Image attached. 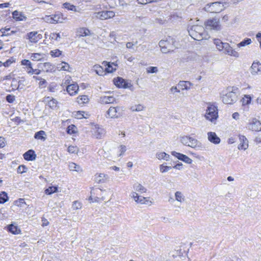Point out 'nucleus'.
Instances as JSON below:
<instances>
[{
    "label": "nucleus",
    "instance_id": "obj_26",
    "mask_svg": "<svg viewBox=\"0 0 261 261\" xmlns=\"http://www.w3.org/2000/svg\"><path fill=\"white\" fill-rule=\"evenodd\" d=\"M102 64L104 66H107V67L105 69L106 72L112 73L116 70V67L114 68L113 67V65L116 66V65H115L114 63H110L106 61H103Z\"/></svg>",
    "mask_w": 261,
    "mask_h": 261
},
{
    "label": "nucleus",
    "instance_id": "obj_13",
    "mask_svg": "<svg viewBox=\"0 0 261 261\" xmlns=\"http://www.w3.org/2000/svg\"><path fill=\"white\" fill-rule=\"evenodd\" d=\"M225 46L223 51H224L225 54L235 58H238L239 57V53L235 49H233L228 43L225 44Z\"/></svg>",
    "mask_w": 261,
    "mask_h": 261
},
{
    "label": "nucleus",
    "instance_id": "obj_39",
    "mask_svg": "<svg viewBox=\"0 0 261 261\" xmlns=\"http://www.w3.org/2000/svg\"><path fill=\"white\" fill-rule=\"evenodd\" d=\"M171 168H172L171 166H167L166 163H164L159 166L160 171L162 173H164L167 172L168 171H169L170 169H171Z\"/></svg>",
    "mask_w": 261,
    "mask_h": 261
},
{
    "label": "nucleus",
    "instance_id": "obj_7",
    "mask_svg": "<svg viewBox=\"0 0 261 261\" xmlns=\"http://www.w3.org/2000/svg\"><path fill=\"white\" fill-rule=\"evenodd\" d=\"M115 15V12L112 11H102L94 13L93 17L101 20H106L113 18Z\"/></svg>",
    "mask_w": 261,
    "mask_h": 261
},
{
    "label": "nucleus",
    "instance_id": "obj_24",
    "mask_svg": "<svg viewBox=\"0 0 261 261\" xmlns=\"http://www.w3.org/2000/svg\"><path fill=\"white\" fill-rule=\"evenodd\" d=\"M115 85L119 88H127V84L121 77H117V79L114 80Z\"/></svg>",
    "mask_w": 261,
    "mask_h": 261
},
{
    "label": "nucleus",
    "instance_id": "obj_50",
    "mask_svg": "<svg viewBox=\"0 0 261 261\" xmlns=\"http://www.w3.org/2000/svg\"><path fill=\"white\" fill-rule=\"evenodd\" d=\"M67 151L70 153H77L79 151V148L77 146H69L68 147Z\"/></svg>",
    "mask_w": 261,
    "mask_h": 261
},
{
    "label": "nucleus",
    "instance_id": "obj_36",
    "mask_svg": "<svg viewBox=\"0 0 261 261\" xmlns=\"http://www.w3.org/2000/svg\"><path fill=\"white\" fill-rule=\"evenodd\" d=\"M62 124L63 126L67 127L66 130H74V129L76 128L74 124H71L70 120H67L64 121L62 123Z\"/></svg>",
    "mask_w": 261,
    "mask_h": 261
},
{
    "label": "nucleus",
    "instance_id": "obj_29",
    "mask_svg": "<svg viewBox=\"0 0 261 261\" xmlns=\"http://www.w3.org/2000/svg\"><path fill=\"white\" fill-rule=\"evenodd\" d=\"M133 188L134 190L139 192L140 194L146 193L147 192V189L140 184H135L133 185Z\"/></svg>",
    "mask_w": 261,
    "mask_h": 261
},
{
    "label": "nucleus",
    "instance_id": "obj_21",
    "mask_svg": "<svg viewBox=\"0 0 261 261\" xmlns=\"http://www.w3.org/2000/svg\"><path fill=\"white\" fill-rule=\"evenodd\" d=\"M95 176V180L98 184L105 183L109 179L108 175L105 173L97 174Z\"/></svg>",
    "mask_w": 261,
    "mask_h": 261
},
{
    "label": "nucleus",
    "instance_id": "obj_28",
    "mask_svg": "<svg viewBox=\"0 0 261 261\" xmlns=\"http://www.w3.org/2000/svg\"><path fill=\"white\" fill-rule=\"evenodd\" d=\"M47 100V105L52 109H55L58 108V101L56 99L49 97L46 98Z\"/></svg>",
    "mask_w": 261,
    "mask_h": 261
},
{
    "label": "nucleus",
    "instance_id": "obj_17",
    "mask_svg": "<svg viewBox=\"0 0 261 261\" xmlns=\"http://www.w3.org/2000/svg\"><path fill=\"white\" fill-rule=\"evenodd\" d=\"M171 154L186 163L191 164L192 162V160L188 156L180 153H178L176 151H172Z\"/></svg>",
    "mask_w": 261,
    "mask_h": 261
},
{
    "label": "nucleus",
    "instance_id": "obj_34",
    "mask_svg": "<svg viewBox=\"0 0 261 261\" xmlns=\"http://www.w3.org/2000/svg\"><path fill=\"white\" fill-rule=\"evenodd\" d=\"M93 70L95 71L96 74L99 75H103L105 74L106 71L103 70L102 66L99 65H95L93 67Z\"/></svg>",
    "mask_w": 261,
    "mask_h": 261
},
{
    "label": "nucleus",
    "instance_id": "obj_23",
    "mask_svg": "<svg viewBox=\"0 0 261 261\" xmlns=\"http://www.w3.org/2000/svg\"><path fill=\"white\" fill-rule=\"evenodd\" d=\"M23 156L24 159L27 161H33L35 160L36 154L33 150L30 149L25 152Z\"/></svg>",
    "mask_w": 261,
    "mask_h": 261
},
{
    "label": "nucleus",
    "instance_id": "obj_10",
    "mask_svg": "<svg viewBox=\"0 0 261 261\" xmlns=\"http://www.w3.org/2000/svg\"><path fill=\"white\" fill-rule=\"evenodd\" d=\"M180 141L183 144L192 148H195L197 144V140L189 136L181 137Z\"/></svg>",
    "mask_w": 261,
    "mask_h": 261
},
{
    "label": "nucleus",
    "instance_id": "obj_47",
    "mask_svg": "<svg viewBox=\"0 0 261 261\" xmlns=\"http://www.w3.org/2000/svg\"><path fill=\"white\" fill-rule=\"evenodd\" d=\"M57 191V188L56 187H50L45 190V193L46 194H51Z\"/></svg>",
    "mask_w": 261,
    "mask_h": 261
},
{
    "label": "nucleus",
    "instance_id": "obj_2",
    "mask_svg": "<svg viewBox=\"0 0 261 261\" xmlns=\"http://www.w3.org/2000/svg\"><path fill=\"white\" fill-rule=\"evenodd\" d=\"M226 93L222 96V101L227 105H232L238 100L239 89L237 87H228Z\"/></svg>",
    "mask_w": 261,
    "mask_h": 261
},
{
    "label": "nucleus",
    "instance_id": "obj_32",
    "mask_svg": "<svg viewBox=\"0 0 261 261\" xmlns=\"http://www.w3.org/2000/svg\"><path fill=\"white\" fill-rule=\"evenodd\" d=\"M69 169L70 171H75L80 173L83 172V169L81 166L73 162L69 163Z\"/></svg>",
    "mask_w": 261,
    "mask_h": 261
},
{
    "label": "nucleus",
    "instance_id": "obj_42",
    "mask_svg": "<svg viewBox=\"0 0 261 261\" xmlns=\"http://www.w3.org/2000/svg\"><path fill=\"white\" fill-rule=\"evenodd\" d=\"M251 97L249 95H245L242 98V101L243 105H248L250 103Z\"/></svg>",
    "mask_w": 261,
    "mask_h": 261
},
{
    "label": "nucleus",
    "instance_id": "obj_14",
    "mask_svg": "<svg viewBox=\"0 0 261 261\" xmlns=\"http://www.w3.org/2000/svg\"><path fill=\"white\" fill-rule=\"evenodd\" d=\"M252 75H256L261 72V64L259 62H254L250 67Z\"/></svg>",
    "mask_w": 261,
    "mask_h": 261
},
{
    "label": "nucleus",
    "instance_id": "obj_51",
    "mask_svg": "<svg viewBox=\"0 0 261 261\" xmlns=\"http://www.w3.org/2000/svg\"><path fill=\"white\" fill-rule=\"evenodd\" d=\"M103 132H93L92 136L96 139H100L104 136Z\"/></svg>",
    "mask_w": 261,
    "mask_h": 261
},
{
    "label": "nucleus",
    "instance_id": "obj_44",
    "mask_svg": "<svg viewBox=\"0 0 261 261\" xmlns=\"http://www.w3.org/2000/svg\"><path fill=\"white\" fill-rule=\"evenodd\" d=\"M43 58V55L39 53L33 54L31 56V58L34 61H39Z\"/></svg>",
    "mask_w": 261,
    "mask_h": 261
},
{
    "label": "nucleus",
    "instance_id": "obj_61",
    "mask_svg": "<svg viewBox=\"0 0 261 261\" xmlns=\"http://www.w3.org/2000/svg\"><path fill=\"white\" fill-rule=\"evenodd\" d=\"M165 152H156L155 156L159 160H164Z\"/></svg>",
    "mask_w": 261,
    "mask_h": 261
},
{
    "label": "nucleus",
    "instance_id": "obj_40",
    "mask_svg": "<svg viewBox=\"0 0 261 261\" xmlns=\"http://www.w3.org/2000/svg\"><path fill=\"white\" fill-rule=\"evenodd\" d=\"M10 232L13 234H16L20 232V230L18 228L17 226L11 224L8 227Z\"/></svg>",
    "mask_w": 261,
    "mask_h": 261
},
{
    "label": "nucleus",
    "instance_id": "obj_9",
    "mask_svg": "<svg viewBox=\"0 0 261 261\" xmlns=\"http://www.w3.org/2000/svg\"><path fill=\"white\" fill-rule=\"evenodd\" d=\"M122 112L120 107H111L107 111V115L111 118H118L122 115Z\"/></svg>",
    "mask_w": 261,
    "mask_h": 261
},
{
    "label": "nucleus",
    "instance_id": "obj_6",
    "mask_svg": "<svg viewBox=\"0 0 261 261\" xmlns=\"http://www.w3.org/2000/svg\"><path fill=\"white\" fill-rule=\"evenodd\" d=\"M223 4L221 2H214L207 4L204 7V10L210 13H219L224 9Z\"/></svg>",
    "mask_w": 261,
    "mask_h": 261
},
{
    "label": "nucleus",
    "instance_id": "obj_62",
    "mask_svg": "<svg viewBox=\"0 0 261 261\" xmlns=\"http://www.w3.org/2000/svg\"><path fill=\"white\" fill-rule=\"evenodd\" d=\"M6 100L9 103H12L15 100V96L11 95H8L6 96Z\"/></svg>",
    "mask_w": 261,
    "mask_h": 261
},
{
    "label": "nucleus",
    "instance_id": "obj_60",
    "mask_svg": "<svg viewBox=\"0 0 261 261\" xmlns=\"http://www.w3.org/2000/svg\"><path fill=\"white\" fill-rule=\"evenodd\" d=\"M131 110L133 111H141L143 110V107L140 105H139L135 107H132L131 108Z\"/></svg>",
    "mask_w": 261,
    "mask_h": 261
},
{
    "label": "nucleus",
    "instance_id": "obj_53",
    "mask_svg": "<svg viewBox=\"0 0 261 261\" xmlns=\"http://www.w3.org/2000/svg\"><path fill=\"white\" fill-rule=\"evenodd\" d=\"M60 38L61 36L59 33H53L49 35V39L51 40H58Z\"/></svg>",
    "mask_w": 261,
    "mask_h": 261
},
{
    "label": "nucleus",
    "instance_id": "obj_12",
    "mask_svg": "<svg viewBox=\"0 0 261 261\" xmlns=\"http://www.w3.org/2000/svg\"><path fill=\"white\" fill-rule=\"evenodd\" d=\"M247 128L251 130H261V123L256 118H253L249 121Z\"/></svg>",
    "mask_w": 261,
    "mask_h": 261
},
{
    "label": "nucleus",
    "instance_id": "obj_22",
    "mask_svg": "<svg viewBox=\"0 0 261 261\" xmlns=\"http://www.w3.org/2000/svg\"><path fill=\"white\" fill-rule=\"evenodd\" d=\"M193 86L192 83L189 81H180L178 82L177 84V86L179 88H180L181 90H189L190 89L191 87Z\"/></svg>",
    "mask_w": 261,
    "mask_h": 261
},
{
    "label": "nucleus",
    "instance_id": "obj_57",
    "mask_svg": "<svg viewBox=\"0 0 261 261\" xmlns=\"http://www.w3.org/2000/svg\"><path fill=\"white\" fill-rule=\"evenodd\" d=\"M18 82L16 79H13L12 81V83L11 85V87H12V90H17V86H18Z\"/></svg>",
    "mask_w": 261,
    "mask_h": 261
},
{
    "label": "nucleus",
    "instance_id": "obj_35",
    "mask_svg": "<svg viewBox=\"0 0 261 261\" xmlns=\"http://www.w3.org/2000/svg\"><path fill=\"white\" fill-rule=\"evenodd\" d=\"M34 138L37 140L44 141L46 139L45 132H37L34 136Z\"/></svg>",
    "mask_w": 261,
    "mask_h": 261
},
{
    "label": "nucleus",
    "instance_id": "obj_16",
    "mask_svg": "<svg viewBox=\"0 0 261 261\" xmlns=\"http://www.w3.org/2000/svg\"><path fill=\"white\" fill-rule=\"evenodd\" d=\"M131 197L134 199L135 202L141 204H146L148 200L146 197L139 196L136 192H133L131 193Z\"/></svg>",
    "mask_w": 261,
    "mask_h": 261
},
{
    "label": "nucleus",
    "instance_id": "obj_54",
    "mask_svg": "<svg viewBox=\"0 0 261 261\" xmlns=\"http://www.w3.org/2000/svg\"><path fill=\"white\" fill-rule=\"evenodd\" d=\"M62 51L59 49H55L54 50H51L50 53V55L52 57H59L61 55Z\"/></svg>",
    "mask_w": 261,
    "mask_h": 261
},
{
    "label": "nucleus",
    "instance_id": "obj_5",
    "mask_svg": "<svg viewBox=\"0 0 261 261\" xmlns=\"http://www.w3.org/2000/svg\"><path fill=\"white\" fill-rule=\"evenodd\" d=\"M42 19L46 22L49 23H62L66 19L61 13H57L51 15H46L42 18Z\"/></svg>",
    "mask_w": 261,
    "mask_h": 261
},
{
    "label": "nucleus",
    "instance_id": "obj_31",
    "mask_svg": "<svg viewBox=\"0 0 261 261\" xmlns=\"http://www.w3.org/2000/svg\"><path fill=\"white\" fill-rule=\"evenodd\" d=\"M57 68L59 71L63 70V71H69L70 67L67 63L62 62L61 63L58 64L57 65Z\"/></svg>",
    "mask_w": 261,
    "mask_h": 261
},
{
    "label": "nucleus",
    "instance_id": "obj_59",
    "mask_svg": "<svg viewBox=\"0 0 261 261\" xmlns=\"http://www.w3.org/2000/svg\"><path fill=\"white\" fill-rule=\"evenodd\" d=\"M11 120L12 121H14L17 125H19L24 122V121L23 120L20 119V118L18 117H16L12 119Z\"/></svg>",
    "mask_w": 261,
    "mask_h": 261
},
{
    "label": "nucleus",
    "instance_id": "obj_64",
    "mask_svg": "<svg viewBox=\"0 0 261 261\" xmlns=\"http://www.w3.org/2000/svg\"><path fill=\"white\" fill-rule=\"evenodd\" d=\"M21 64L23 65L28 66L29 68L31 67V63L29 60H23L21 61Z\"/></svg>",
    "mask_w": 261,
    "mask_h": 261
},
{
    "label": "nucleus",
    "instance_id": "obj_33",
    "mask_svg": "<svg viewBox=\"0 0 261 261\" xmlns=\"http://www.w3.org/2000/svg\"><path fill=\"white\" fill-rule=\"evenodd\" d=\"M77 33L81 37L89 36L91 34L90 30L85 28H80L77 31Z\"/></svg>",
    "mask_w": 261,
    "mask_h": 261
},
{
    "label": "nucleus",
    "instance_id": "obj_46",
    "mask_svg": "<svg viewBox=\"0 0 261 261\" xmlns=\"http://www.w3.org/2000/svg\"><path fill=\"white\" fill-rule=\"evenodd\" d=\"M85 112L84 111H77L75 112L74 113V116L75 118L77 119H82L83 118H86V116H84Z\"/></svg>",
    "mask_w": 261,
    "mask_h": 261
},
{
    "label": "nucleus",
    "instance_id": "obj_56",
    "mask_svg": "<svg viewBox=\"0 0 261 261\" xmlns=\"http://www.w3.org/2000/svg\"><path fill=\"white\" fill-rule=\"evenodd\" d=\"M27 167L24 165H20L18 166L17 168V172L19 173H25L27 171Z\"/></svg>",
    "mask_w": 261,
    "mask_h": 261
},
{
    "label": "nucleus",
    "instance_id": "obj_58",
    "mask_svg": "<svg viewBox=\"0 0 261 261\" xmlns=\"http://www.w3.org/2000/svg\"><path fill=\"white\" fill-rule=\"evenodd\" d=\"M158 71L156 67H149L147 69V72L148 73H156Z\"/></svg>",
    "mask_w": 261,
    "mask_h": 261
},
{
    "label": "nucleus",
    "instance_id": "obj_49",
    "mask_svg": "<svg viewBox=\"0 0 261 261\" xmlns=\"http://www.w3.org/2000/svg\"><path fill=\"white\" fill-rule=\"evenodd\" d=\"M8 200V196L5 192L0 193V203H4Z\"/></svg>",
    "mask_w": 261,
    "mask_h": 261
},
{
    "label": "nucleus",
    "instance_id": "obj_25",
    "mask_svg": "<svg viewBox=\"0 0 261 261\" xmlns=\"http://www.w3.org/2000/svg\"><path fill=\"white\" fill-rule=\"evenodd\" d=\"M43 69L47 72H53L56 71V67L55 65L50 63L46 62L42 64Z\"/></svg>",
    "mask_w": 261,
    "mask_h": 261
},
{
    "label": "nucleus",
    "instance_id": "obj_41",
    "mask_svg": "<svg viewBox=\"0 0 261 261\" xmlns=\"http://www.w3.org/2000/svg\"><path fill=\"white\" fill-rule=\"evenodd\" d=\"M63 7L65 9H67L68 10H71L74 12L77 11L76 7L69 3H64L63 4Z\"/></svg>",
    "mask_w": 261,
    "mask_h": 261
},
{
    "label": "nucleus",
    "instance_id": "obj_11",
    "mask_svg": "<svg viewBox=\"0 0 261 261\" xmlns=\"http://www.w3.org/2000/svg\"><path fill=\"white\" fill-rule=\"evenodd\" d=\"M42 35L38 32H31L27 34L26 39L29 40L31 43H36L42 39Z\"/></svg>",
    "mask_w": 261,
    "mask_h": 261
},
{
    "label": "nucleus",
    "instance_id": "obj_18",
    "mask_svg": "<svg viewBox=\"0 0 261 261\" xmlns=\"http://www.w3.org/2000/svg\"><path fill=\"white\" fill-rule=\"evenodd\" d=\"M207 138L208 141L214 144H218L221 142V139L217 136L214 132H210L207 133Z\"/></svg>",
    "mask_w": 261,
    "mask_h": 261
},
{
    "label": "nucleus",
    "instance_id": "obj_37",
    "mask_svg": "<svg viewBox=\"0 0 261 261\" xmlns=\"http://www.w3.org/2000/svg\"><path fill=\"white\" fill-rule=\"evenodd\" d=\"M76 101L79 104L83 105L88 102L89 98L87 95H82L77 97Z\"/></svg>",
    "mask_w": 261,
    "mask_h": 261
},
{
    "label": "nucleus",
    "instance_id": "obj_38",
    "mask_svg": "<svg viewBox=\"0 0 261 261\" xmlns=\"http://www.w3.org/2000/svg\"><path fill=\"white\" fill-rule=\"evenodd\" d=\"M175 200L180 203L184 202L185 197L184 194L180 191H177L175 193Z\"/></svg>",
    "mask_w": 261,
    "mask_h": 261
},
{
    "label": "nucleus",
    "instance_id": "obj_19",
    "mask_svg": "<svg viewBox=\"0 0 261 261\" xmlns=\"http://www.w3.org/2000/svg\"><path fill=\"white\" fill-rule=\"evenodd\" d=\"M116 101L115 97L112 96H102L99 98L98 102L101 104L113 103Z\"/></svg>",
    "mask_w": 261,
    "mask_h": 261
},
{
    "label": "nucleus",
    "instance_id": "obj_8",
    "mask_svg": "<svg viewBox=\"0 0 261 261\" xmlns=\"http://www.w3.org/2000/svg\"><path fill=\"white\" fill-rule=\"evenodd\" d=\"M207 29L219 31L221 29V25L219 20L216 18L207 20L204 23Z\"/></svg>",
    "mask_w": 261,
    "mask_h": 261
},
{
    "label": "nucleus",
    "instance_id": "obj_30",
    "mask_svg": "<svg viewBox=\"0 0 261 261\" xmlns=\"http://www.w3.org/2000/svg\"><path fill=\"white\" fill-rule=\"evenodd\" d=\"M214 43L216 45L217 48L220 51H223L227 43H223L219 39H215Z\"/></svg>",
    "mask_w": 261,
    "mask_h": 261
},
{
    "label": "nucleus",
    "instance_id": "obj_55",
    "mask_svg": "<svg viewBox=\"0 0 261 261\" xmlns=\"http://www.w3.org/2000/svg\"><path fill=\"white\" fill-rule=\"evenodd\" d=\"M28 73L31 74H39L41 73V70L37 69H34L31 66L30 67V70L28 71Z\"/></svg>",
    "mask_w": 261,
    "mask_h": 261
},
{
    "label": "nucleus",
    "instance_id": "obj_4",
    "mask_svg": "<svg viewBox=\"0 0 261 261\" xmlns=\"http://www.w3.org/2000/svg\"><path fill=\"white\" fill-rule=\"evenodd\" d=\"M173 44V39L170 38L168 40H162L159 43L161 50L164 54H167L173 51L174 47Z\"/></svg>",
    "mask_w": 261,
    "mask_h": 261
},
{
    "label": "nucleus",
    "instance_id": "obj_27",
    "mask_svg": "<svg viewBox=\"0 0 261 261\" xmlns=\"http://www.w3.org/2000/svg\"><path fill=\"white\" fill-rule=\"evenodd\" d=\"M13 18L17 21H22L25 20L26 17L22 14V13L16 10L12 13Z\"/></svg>",
    "mask_w": 261,
    "mask_h": 261
},
{
    "label": "nucleus",
    "instance_id": "obj_43",
    "mask_svg": "<svg viewBox=\"0 0 261 261\" xmlns=\"http://www.w3.org/2000/svg\"><path fill=\"white\" fill-rule=\"evenodd\" d=\"M251 40L250 38H247L242 41H241L240 43H238L237 44V46L238 47L245 46V45H249L251 43Z\"/></svg>",
    "mask_w": 261,
    "mask_h": 261
},
{
    "label": "nucleus",
    "instance_id": "obj_45",
    "mask_svg": "<svg viewBox=\"0 0 261 261\" xmlns=\"http://www.w3.org/2000/svg\"><path fill=\"white\" fill-rule=\"evenodd\" d=\"M118 149L119 153L118 155V156H121L123 155L125 152L126 151V147L124 145H120L118 147Z\"/></svg>",
    "mask_w": 261,
    "mask_h": 261
},
{
    "label": "nucleus",
    "instance_id": "obj_48",
    "mask_svg": "<svg viewBox=\"0 0 261 261\" xmlns=\"http://www.w3.org/2000/svg\"><path fill=\"white\" fill-rule=\"evenodd\" d=\"M82 203L78 201H74L73 202L72 207L74 210H80L82 208Z\"/></svg>",
    "mask_w": 261,
    "mask_h": 261
},
{
    "label": "nucleus",
    "instance_id": "obj_20",
    "mask_svg": "<svg viewBox=\"0 0 261 261\" xmlns=\"http://www.w3.org/2000/svg\"><path fill=\"white\" fill-rule=\"evenodd\" d=\"M240 143L238 145V149L239 150H246L248 147V141L244 136H240Z\"/></svg>",
    "mask_w": 261,
    "mask_h": 261
},
{
    "label": "nucleus",
    "instance_id": "obj_52",
    "mask_svg": "<svg viewBox=\"0 0 261 261\" xmlns=\"http://www.w3.org/2000/svg\"><path fill=\"white\" fill-rule=\"evenodd\" d=\"M24 81L22 80H20L18 82V86H17V90L21 91H24V86L25 85L24 84Z\"/></svg>",
    "mask_w": 261,
    "mask_h": 261
},
{
    "label": "nucleus",
    "instance_id": "obj_63",
    "mask_svg": "<svg viewBox=\"0 0 261 261\" xmlns=\"http://www.w3.org/2000/svg\"><path fill=\"white\" fill-rule=\"evenodd\" d=\"M10 28L6 27L5 28H2L0 30V32L2 33V36L7 35V34H6V32L9 31H10Z\"/></svg>",
    "mask_w": 261,
    "mask_h": 261
},
{
    "label": "nucleus",
    "instance_id": "obj_15",
    "mask_svg": "<svg viewBox=\"0 0 261 261\" xmlns=\"http://www.w3.org/2000/svg\"><path fill=\"white\" fill-rule=\"evenodd\" d=\"M79 89V87L76 83L69 84L66 87V91L71 96L76 95Z\"/></svg>",
    "mask_w": 261,
    "mask_h": 261
},
{
    "label": "nucleus",
    "instance_id": "obj_3",
    "mask_svg": "<svg viewBox=\"0 0 261 261\" xmlns=\"http://www.w3.org/2000/svg\"><path fill=\"white\" fill-rule=\"evenodd\" d=\"M207 105L204 117L206 120L214 122L218 117L217 107L214 103L211 102L207 103Z\"/></svg>",
    "mask_w": 261,
    "mask_h": 261
},
{
    "label": "nucleus",
    "instance_id": "obj_1",
    "mask_svg": "<svg viewBox=\"0 0 261 261\" xmlns=\"http://www.w3.org/2000/svg\"><path fill=\"white\" fill-rule=\"evenodd\" d=\"M189 35L195 40L201 41L209 38L208 34L202 25H194L188 29Z\"/></svg>",
    "mask_w": 261,
    "mask_h": 261
}]
</instances>
